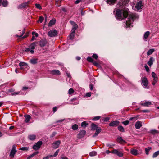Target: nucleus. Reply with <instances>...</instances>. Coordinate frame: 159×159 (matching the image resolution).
I'll list each match as a JSON object with an SVG mask.
<instances>
[{
  "instance_id": "nucleus-23",
  "label": "nucleus",
  "mask_w": 159,
  "mask_h": 159,
  "mask_svg": "<svg viewBox=\"0 0 159 159\" xmlns=\"http://www.w3.org/2000/svg\"><path fill=\"white\" fill-rule=\"evenodd\" d=\"M151 102L149 101H146L144 103H142L141 105L144 106H149L151 105Z\"/></svg>"
},
{
  "instance_id": "nucleus-12",
  "label": "nucleus",
  "mask_w": 159,
  "mask_h": 159,
  "mask_svg": "<svg viewBox=\"0 0 159 159\" xmlns=\"http://www.w3.org/2000/svg\"><path fill=\"white\" fill-rule=\"evenodd\" d=\"M29 2H28L19 5L17 7L18 9L24 8L28 7Z\"/></svg>"
},
{
  "instance_id": "nucleus-16",
  "label": "nucleus",
  "mask_w": 159,
  "mask_h": 159,
  "mask_svg": "<svg viewBox=\"0 0 159 159\" xmlns=\"http://www.w3.org/2000/svg\"><path fill=\"white\" fill-rule=\"evenodd\" d=\"M87 60L88 62L93 63V64L95 66H97L98 65V64L95 61H94L90 57H88Z\"/></svg>"
},
{
  "instance_id": "nucleus-30",
  "label": "nucleus",
  "mask_w": 159,
  "mask_h": 159,
  "mask_svg": "<svg viewBox=\"0 0 159 159\" xmlns=\"http://www.w3.org/2000/svg\"><path fill=\"white\" fill-rule=\"evenodd\" d=\"M98 127L97 125H96L93 123L91 124V129L92 130H94L97 129Z\"/></svg>"
},
{
  "instance_id": "nucleus-46",
  "label": "nucleus",
  "mask_w": 159,
  "mask_h": 159,
  "mask_svg": "<svg viewBox=\"0 0 159 159\" xmlns=\"http://www.w3.org/2000/svg\"><path fill=\"white\" fill-rule=\"evenodd\" d=\"M150 133L154 134L158 133V131L156 130H152L150 131Z\"/></svg>"
},
{
  "instance_id": "nucleus-54",
  "label": "nucleus",
  "mask_w": 159,
  "mask_h": 159,
  "mask_svg": "<svg viewBox=\"0 0 159 159\" xmlns=\"http://www.w3.org/2000/svg\"><path fill=\"white\" fill-rule=\"evenodd\" d=\"M92 57L95 59H97L98 58L97 55L96 54H93L92 56Z\"/></svg>"
},
{
  "instance_id": "nucleus-4",
  "label": "nucleus",
  "mask_w": 159,
  "mask_h": 159,
  "mask_svg": "<svg viewBox=\"0 0 159 159\" xmlns=\"http://www.w3.org/2000/svg\"><path fill=\"white\" fill-rule=\"evenodd\" d=\"M143 6V3L142 1L140 0L136 3L135 4V9L137 10H139L141 9Z\"/></svg>"
},
{
  "instance_id": "nucleus-27",
  "label": "nucleus",
  "mask_w": 159,
  "mask_h": 159,
  "mask_svg": "<svg viewBox=\"0 0 159 159\" xmlns=\"http://www.w3.org/2000/svg\"><path fill=\"white\" fill-rule=\"evenodd\" d=\"M25 121L26 123L28 122L31 118L30 116L28 115H25Z\"/></svg>"
},
{
  "instance_id": "nucleus-36",
  "label": "nucleus",
  "mask_w": 159,
  "mask_h": 159,
  "mask_svg": "<svg viewBox=\"0 0 159 159\" xmlns=\"http://www.w3.org/2000/svg\"><path fill=\"white\" fill-rule=\"evenodd\" d=\"M118 130L121 132H124L125 129L121 125H120L118 127Z\"/></svg>"
},
{
  "instance_id": "nucleus-13",
  "label": "nucleus",
  "mask_w": 159,
  "mask_h": 159,
  "mask_svg": "<svg viewBox=\"0 0 159 159\" xmlns=\"http://www.w3.org/2000/svg\"><path fill=\"white\" fill-rule=\"evenodd\" d=\"M120 123V122L118 120H115L112 121L110 123L109 125L110 126L115 127L118 126Z\"/></svg>"
},
{
  "instance_id": "nucleus-44",
  "label": "nucleus",
  "mask_w": 159,
  "mask_h": 159,
  "mask_svg": "<svg viewBox=\"0 0 159 159\" xmlns=\"http://www.w3.org/2000/svg\"><path fill=\"white\" fill-rule=\"evenodd\" d=\"M88 125V124L87 123L86 121H84L83 122L81 123V126L83 127H86Z\"/></svg>"
},
{
  "instance_id": "nucleus-49",
  "label": "nucleus",
  "mask_w": 159,
  "mask_h": 159,
  "mask_svg": "<svg viewBox=\"0 0 159 159\" xmlns=\"http://www.w3.org/2000/svg\"><path fill=\"white\" fill-rule=\"evenodd\" d=\"M35 5L36 8L39 9L40 10L42 9L41 7L39 4H36Z\"/></svg>"
},
{
  "instance_id": "nucleus-1",
  "label": "nucleus",
  "mask_w": 159,
  "mask_h": 159,
  "mask_svg": "<svg viewBox=\"0 0 159 159\" xmlns=\"http://www.w3.org/2000/svg\"><path fill=\"white\" fill-rule=\"evenodd\" d=\"M128 12L126 11H122L120 9H117L115 17L117 19L121 20L126 18L128 16Z\"/></svg>"
},
{
  "instance_id": "nucleus-32",
  "label": "nucleus",
  "mask_w": 159,
  "mask_h": 159,
  "mask_svg": "<svg viewBox=\"0 0 159 159\" xmlns=\"http://www.w3.org/2000/svg\"><path fill=\"white\" fill-rule=\"evenodd\" d=\"M2 4L3 7H7L8 5V2L7 0H3L2 1Z\"/></svg>"
},
{
  "instance_id": "nucleus-8",
  "label": "nucleus",
  "mask_w": 159,
  "mask_h": 159,
  "mask_svg": "<svg viewBox=\"0 0 159 159\" xmlns=\"http://www.w3.org/2000/svg\"><path fill=\"white\" fill-rule=\"evenodd\" d=\"M57 31L55 30H52L49 31L48 34L50 37H55L57 35Z\"/></svg>"
},
{
  "instance_id": "nucleus-26",
  "label": "nucleus",
  "mask_w": 159,
  "mask_h": 159,
  "mask_svg": "<svg viewBox=\"0 0 159 159\" xmlns=\"http://www.w3.org/2000/svg\"><path fill=\"white\" fill-rule=\"evenodd\" d=\"M56 22L55 19H52L51 20L48 24V26L49 27L51 26L52 25L55 24Z\"/></svg>"
},
{
  "instance_id": "nucleus-21",
  "label": "nucleus",
  "mask_w": 159,
  "mask_h": 159,
  "mask_svg": "<svg viewBox=\"0 0 159 159\" xmlns=\"http://www.w3.org/2000/svg\"><path fill=\"white\" fill-rule=\"evenodd\" d=\"M101 129L100 127H98L96 130V132L94 134L93 136V137H95L98 135V134L101 132Z\"/></svg>"
},
{
  "instance_id": "nucleus-29",
  "label": "nucleus",
  "mask_w": 159,
  "mask_h": 159,
  "mask_svg": "<svg viewBox=\"0 0 159 159\" xmlns=\"http://www.w3.org/2000/svg\"><path fill=\"white\" fill-rule=\"evenodd\" d=\"M38 60V59L34 58L31 59L30 60V62L32 64H35L37 63Z\"/></svg>"
},
{
  "instance_id": "nucleus-19",
  "label": "nucleus",
  "mask_w": 159,
  "mask_h": 159,
  "mask_svg": "<svg viewBox=\"0 0 159 159\" xmlns=\"http://www.w3.org/2000/svg\"><path fill=\"white\" fill-rule=\"evenodd\" d=\"M150 34V32L149 31H147L145 32L143 37V39L145 41H147V38L149 36Z\"/></svg>"
},
{
  "instance_id": "nucleus-59",
  "label": "nucleus",
  "mask_w": 159,
  "mask_h": 159,
  "mask_svg": "<svg viewBox=\"0 0 159 159\" xmlns=\"http://www.w3.org/2000/svg\"><path fill=\"white\" fill-rule=\"evenodd\" d=\"M91 95V92L87 93H86V95L88 97H90Z\"/></svg>"
},
{
  "instance_id": "nucleus-50",
  "label": "nucleus",
  "mask_w": 159,
  "mask_h": 159,
  "mask_svg": "<svg viewBox=\"0 0 159 159\" xmlns=\"http://www.w3.org/2000/svg\"><path fill=\"white\" fill-rule=\"evenodd\" d=\"M59 151V149L57 150L56 151V152H55V153L53 155H52V157H56L58 154Z\"/></svg>"
},
{
  "instance_id": "nucleus-61",
  "label": "nucleus",
  "mask_w": 159,
  "mask_h": 159,
  "mask_svg": "<svg viewBox=\"0 0 159 159\" xmlns=\"http://www.w3.org/2000/svg\"><path fill=\"white\" fill-rule=\"evenodd\" d=\"M57 109V108L56 107H55L53 108L52 110L54 113L56 111Z\"/></svg>"
},
{
  "instance_id": "nucleus-51",
  "label": "nucleus",
  "mask_w": 159,
  "mask_h": 159,
  "mask_svg": "<svg viewBox=\"0 0 159 159\" xmlns=\"http://www.w3.org/2000/svg\"><path fill=\"white\" fill-rule=\"evenodd\" d=\"M52 157V155H48L46 157H44V158H43V159H49V158H51Z\"/></svg>"
},
{
  "instance_id": "nucleus-62",
  "label": "nucleus",
  "mask_w": 159,
  "mask_h": 159,
  "mask_svg": "<svg viewBox=\"0 0 159 159\" xmlns=\"http://www.w3.org/2000/svg\"><path fill=\"white\" fill-rule=\"evenodd\" d=\"M89 87H90V90H92L93 89V85L92 84H90L89 85Z\"/></svg>"
},
{
  "instance_id": "nucleus-55",
  "label": "nucleus",
  "mask_w": 159,
  "mask_h": 159,
  "mask_svg": "<svg viewBox=\"0 0 159 159\" xmlns=\"http://www.w3.org/2000/svg\"><path fill=\"white\" fill-rule=\"evenodd\" d=\"M32 34L33 36L34 35H35L36 37H38V34L35 32H33L32 33Z\"/></svg>"
},
{
  "instance_id": "nucleus-52",
  "label": "nucleus",
  "mask_w": 159,
  "mask_h": 159,
  "mask_svg": "<svg viewBox=\"0 0 159 159\" xmlns=\"http://www.w3.org/2000/svg\"><path fill=\"white\" fill-rule=\"evenodd\" d=\"M144 68H145V69H146L147 72H149V68L147 65H145Z\"/></svg>"
},
{
  "instance_id": "nucleus-47",
  "label": "nucleus",
  "mask_w": 159,
  "mask_h": 159,
  "mask_svg": "<svg viewBox=\"0 0 159 159\" xmlns=\"http://www.w3.org/2000/svg\"><path fill=\"white\" fill-rule=\"evenodd\" d=\"M44 20V18L43 16H40L39 19V21L41 23H42Z\"/></svg>"
},
{
  "instance_id": "nucleus-20",
  "label": "nucleus",
  "mask_w": 159,
  "mask_h": 159,
  "mask_svg": "<svg viewBox=\"0 0 159 159\" xmlns=\"http://www.w3.org/2000/svg\"><path fill=\"white\" fill-rule=\"evenodd\" d=\"M142 126L141 122L137 121L135 124V127L136 129H139Z\"/></svg>"
},
{
  "instance_id": "nucleus-5",
  "label": "nucleus",
  "mask_w": 159,
  "mask_h": 159,
  "mask_svg": "<svg viewBox=\"0 0 159 159\" xmlns=\"http://www.w3.org/2000/svg\"><path fill=\"white\" fill-rule=\"evenodd\" d=\"M37 43V42H34L31 43L29 46V47L30 49V53L32 54L34 53V51L33 50L36 46V44Z\"/></svg>"
},
{
  "instance_id": "nucleus-40",
  "label": "nucleus",
  "mask_w": 159,
  "mask_h": 159,
  "mask_svg": "<svg viewBox=\"0 0 159 159\" xmlns=\"http://www.w3.org/2000/svg\"><path fill=\"white\" fill-rule=\"evenodd\" d=\"M38 153V152H37L33 153L32 154L28 157H27V159H30L32 157L34 156L37 154Z\"/></svg>"
},
{
  "instance_id": "nucleus-41",
  "label": "nucleus",
  "mask_w": 159,
  "mask_h": 159,
  "mask_svg": "<svg viewBox=\"0 0 159 159\" xmlns=\"http://www.w3.org/2000/svg\"><path fill=\"white\" fill-rule=\"evenodd\" d=\"M97 155V153L95 151H92L89 153V155L90 156H93Z\"/></svg>"
},
{
  "instance_id": "nucleus-53",
  "label": "nucleus",
  "mask_w": 159,
  "mask_h": 159,
  "mask_svg": "<svg viewBox=\"0 0 159 159\" xmlns=\"http://www.w3.org/2000/svg\"><path fill=\"white\" fill-rule=\"evenodd\" d=\"M129 123V121L128 120H126L124 121H123L122 122V124H123L125 125H128Z\"/></svg>"
},
{
  "instance_id": "nucleus-63",
  "label": "nucleus",
  "mask_w": 159,
  "mask_h": 159,
  "mask_svg": "<svg viewBox=\"0 0 159 159\" xmlns=\"http://www.w3.org/2000/svg\"><path fill=\"white\" fill-rule=\"evenodd\" d=\"M158 78L157 77L153 78V81H156L157 82Z\"/></svg>"
},
{
  "instance_id": "nucleus-37",
  "label": "nucleus",
  "mask_w": 159,
  "mask_h": 159,
  "mask_svg": "<svg viewBox=\"0 0 159 159\" xmlns=\"http://www.w3.org/2000/svg\"><path fill=\"white\" fill-rule=\"evenodd\" d=\"M19 65L20 66H25V67L28 66L27 64L24 62H20Z\"/></svg>"
},
{
  "instance_id": "nucleus-15",
  "label": "nucleus",
  "mask_w": 159,
  "mask_h": 159,
  "mask_svg": "<svg viewBox=\"0 0 159 159\" xmlns=\"http://www.w3.org/2000/svg\"><path fill=\"white\" fill-rule=\"evenodd\" d=\"M60 143L61 141H60L58 140L52 144V148L55 149L58 148Z\"/></svg>"
},
{
  "instance_id": "nucleus-31",
  "label": "nucleus",
  "mask_w": 159,
  "mask_h": 159,
  "mask_svg": "<svg viewBox=\"0 0 159 159\" xmlns=\"http://www.w3.org/2000/svg\"><path fill=\"white\" fill-rule=\"evenodd\" d=\"M78 125L75 124L73 125L72 126V129L74 130H76L78 129Z\"/></svg>"
},
{
  "instance_id": "nucleus-58",
  "label": "nucleus",
  "mask_w": 159,
  "mask_h": 159,
  "mask_svg": "<svg viewBox=\"0 0 159 159\" xmlns=\"http://www.w3.org/2000/svg\"><path fill=\"white\" fill-rule=\"evenodd\" d=\"M151 75H152V76L153 78L157 77V76L156 74L154 72H152V73Z\"/></svg>"
},
{
  "instance_id": "nucleus-2",
  "label": "nucleus",
  "mask_w": 159,
  "mask_h": 159,
  "mask_svg": "<svg viewBox=\"0 0 159 159\" xmlns=\"http://www.w3.org/2000/svg\"><path fill=\"white\" fill-rule=\"evenodd\" d=\"M139 16L136 14L131 13L128 16V20L126 22V26L130 27L133 22L136 19H138Z\"/></svg>"
},
{
  "instance_id": "nucleus-56",
  "label": "nucleus",
  "mask_w": 159,
  "mask_h": 159,
  "mask_svg": "<svg viewBox=\"0 0 159 159\" xmlns=\"http://www.w3.org/2000/svg\"><path fill=\"white\" fill-rule=\"evenodd\" d=\"M82 0H77L75 2V4H78L79 3L82 2Z\"/></svg>"
},
{
  "instance_id": "nucleus-10",
  "label": "nucleus",
  "mask_w": 159,
  "mask_h": 159,
  "mask_svg": "<svg viewBox=\"0 0 159 159\" xmlns=\"http://www.w3.org/2000/svg\"><path fill=\"white\" fill-rule=\"evenodd\" d=\"M111 153L116 154L120 157H122L123 156V153L121 152L118 151L116 149H114L111 151Z\"/></svg>"
},
{
  "instance_id": "nucleus-33",
  "label": "nucleus",
  "mask_w": 159,
  "mask_h": 159,
  "mask_svg": "<svg viewBox=\"0 0 159 159\" xmlns=\"http://www.w3.org/2000/svg\"><path fill=\"white\" fill-rule=\"evenodd\" d=\"M131 153L134 155H136L137 154L138 151L135 149H132L131 151Z\"/></svg>"
},
{
  "instance_id": "nucleus-57",
  "label": "nucleus",
  "mask_w": 159,
  "mask_h": 159,
  "mask_svg": "<svg viewBox=\"0 0 159 159\" xmlns=\"http://www.w3.org/2000/svg\"><path fill=\"white\" fill-rule=\"evenodd\" d=\"M109 120V118L108 117H107L104 119L103 121L105 122H107Z\"/></svg>"
},
{
  "instance_id": "nucleus-60",
  "label": "nucleus",
  "mask_w": 159,
  "mask_h": 159,
  "mask_svg": "<svg viewBox=\"0 0 159 159\" xmlns=\"http://www.w3.org/2000/svg\"><path fill=\"white\" fill-rule=\"evenodd\" d=\"M30 50H31L30 49V48L29 47L28 48H26V49L25 50V51L27 52H30Z\"/></svg>"
},
{
  "instance_id": "nucleus-42",
  "label": "nucleus",
  "mask_w": 159,
  "mask_h": 159,
  "mask_svg": "<svg viewBox=\"0 0 159 159\" xmlns=\"http://www.w3.org/2000/svg\"><path fill=\"white\" fill-rule=\"evenodd\" d=\"M151 148L150 147H148V148H146L145 149V151L146 152V153L147 155H148L149 153L148 152L151 149Z\"/></svg>"
},
{
  "instance_id": "nucleus-9",
  "label": "nucleus",
  "mask_w": 159,
  "mask_h": 159,
  "mask_svg": "<svg viewBox=\"0 0 159 159\" xmlns=\"http://www.w3.org/2000/svg\"><path fill=\"white\" fill-rule=\"evenodd\" d=\"M16 146L15 145H13L12 147V149L10 152V156L12 157H13L15 154L16 152Z\"/></svg>"
},
{
  "instance_id": "nucleus-64",
  "label": "nucleus",
  "mask_w": 159,
  "mask_h": 159,
  "mask_svg": "<svg viewBox=\"0 0 159 159\" xmlns=\"http://www.w3.org/2000/svg\"><path fill=\"white\" fill-rule=\"evenodd\" d=\"M61 159H68L65 156L61 157Z\"/></svg>"
},
{
  "instance_id": "nucleus-38",
  "label": "nucleus",
  "mask_w": 159,
  "mask_h": 159,
  "mask_svg": "<svg viewBox=\"0 0 159 159\" xmlns=\"http://www.w3.org/2000/svg\"><path fill=\"white\" fill-rule=\"evenodd\" d=\"M62 0H56V5L57 7H59L61 6L60 4Z\"/></svg>"
},
{
  "instance_id": "nucleus-7",
  "label": "nucleus",
  "mask_w": 159,
  "mask_h": 159,
  "mask_svg": "<svg viewBox=\"0 0 159 159\" xmlns=\"http://www.w3.org/2000/svg\"><path fill=\"white\" fill-rule=\"evenodd\" d=\"M42 144V141H38L33 146V148L35 150H38L40 148L41 145Z\"/></svg>"
},
{
  "instance_id": "nucleus-45",
  "label": "nucleus",
  "mask_w": 159,
  "mask_h": 159,
  "mask_svg": "<svg viewBox=\"0 0 159 159\" xmlns=\"http://www.w3.org/2000/svg\"><path fill=\"white\" fill-rule=\"evenodd\" d=\"M74 90L72 88H70L68 91V93L69 94H72L74 92Z\"/></svg>"
},
{
  "instance_id": "nucleus-18",
  "label": "nucleus",
  "mask_w": 159,
  "mask_h": 159,
  "mask_svg": "<svg viewBox=\"0 0 159 159\" xmlns=\"http://www.w3.org/2000/svg\"><path fill=\"white\" fill-rule=\"evenodd\" d=\"M47 43L46 39H42L39 41V45L42 47H43L46 45Z\"/></svg>"
},
{
  "instance_id": "nucleus-25",
  "label": "nucleus",
  "mask_w": 159,
  "mask_h": 159,
  "mask_svg": "<svg viewBox=\"0 0 159 159\" xmlns=\"http://www.w3.org/2000/svg\"><path fill=\"white\" fill-rule=\"evenodd\" d=\"M107 3L109 5H113L115 3L116 0H106Z\"/></svg>"
},
{
  "instance_id": "nucleus-48",
  "label": "nucleus",
  "mask_w": 159,
  "mask_h": 159,
  "mask_svg": "<svg viewBox=\"0 0 159 159\" xmlns=\"http://www.w3.org/2000/svg\"><path fill=\"white\" fill-rule=\"evenodd\" d=\"M100 118L101 117L100 116H96L93 118V120L94 121H97L99 120Z\"/></svg>"
},
{
  "instance_id": "nucleus-39",
  "label": "nucleus",
  "mask_w": 159,
  "mask_h": 159,
  "mask_svg": "<svg viewBox=\"0 0 159 159\" xmlns=\"http://www.w3.org/2000/svg\"><path fill=\"white\" fill-rule=\"evenodd\" d=\"M75 36V32H71L69 38L70 39H73Z\"/></svg>"
},
{
  "instance_id": "nucleus-43",
  "label": "nucleus",
  "mask_w": 159,
  "mask_h": 159,
  "mask_svg": "<svg viewBox=\"0 0 159 159\" xmlns=\"http://www.w3.org/2000/svg\"><path fill=\"white\" fill-rule=\"evenodd\" d=\"M158 155H159V151H157L153 154V157L154 158L156 157Z\"/></svg>"
},
{
  "instance_id": "nucleus-11",
  "label": "nucleus",
  "mask_w": 159,
  "mask_h": 159,
  "mask_svg": "<svg viewBox=\"0 0 159 159\" xmlns=\"http://www.w3.org/2000/svg\"><path fill=\"white\" fill-rule=\"evenodd\" d=\"M86 133V131L84 130H81L78 134L77 137L79 139H81L83 137Z\"/></svg>"
},
{
  "instance_id": "nucleus-17",
  "label": "nucleus",
  "mask_w": 159,
  "mask_h": 159,
  "mask_svg": "<svg viewBox=\"0 0 159 159\" xmlns=\"http://www.w3.org/2000/svg\"><path fill=\"white\" fill-rule=\"evenodd\" d=\"M116 141L120 143L123 144L126 143V142L122 138L120 137H118L116 139Z\"/></svg>"
},
{
  "instance_id": "nucleus-24",
  "label": "nucleus",
  "mask_w": 159,
  "mask_h": 159,
  "mask_svg": "<svg viewBox=\"0 0 159 159\" xmlns=\"http://www.w3.org/2000/svg\"><path fill=\"white\" fill-rule=\"evenodd\" d=\"M154 61V58L153 57H150L149 59V61L148 62V65L151 67Z\"/></svg>"
},
{
  "instance_id": "nucleus-34",
  "label": "nucleus",
  "mask_w": 159,
  "mask_h": 159,
  "mask_svg": "<svg viewBox=\"0 0 159 159\" xmlns=\"http://www.w3.org/2000/svg\"><path fill=\"white\" fill-rule=\"evenodd\" d=\"M29 148L27 147H24L20 148H19V150H20L27 151L29 150Z\"/></svg>"
},
{
  "instance_id": "nucleus-14",
  "label": "nucleus",
  "mask_w": 159,
  "mask_h": 159,
  "mask_svg": "<svg viewBox=\"0 0 159 159\" xmlns=\"http://www.w3.org/2000/svg\"><path fill=\"white\" fill-rule=\"evenodd\" d=\"M50 74L55 75H60V71L57 70H53L50 71Z\"/></svg>"
},
{
  "instance_id": "nucleus-28",
  "label": "nucleus",
  "mask_w": 159,
  "mask_h": 159,
  "mask_svg": "<svg viewBox=\"0 0 159 159\" xmlns=\"http://www.w3.org/2000/svg\"><path fill=\"white\" fill-rule=\"evenodd\" d=\"M36 136L35 135H29L28 136V138L31 140H34L36 139Z\"/></svg>"
},
{
  "instance_id": "nucleus-6",
  "label": "nucleus",
  "mask_w": 159,
  "mask_h": 159,
  "mask_svg": "<svg viewBox=\"0 0 159 159\" xmlns=\"http://www.w3.org/2000/svg\"><path fill=\"white\" fill-rule=\"evenodd\" d=\"M70 22L72 25V28L71 30V32H75V30L78 28V26L75 22L72 21H70Z\"/></svg>"
},
{
  "instance_id": "nucleus-22",
  "label": "nucleus",
  "mask_w": 159,
  "mask_h": 159,
  "mask_svg": "<svg viewBox=\"0 0 159 159\" xmlns=\"http://www.w3.org/2000/svg\"><path fill=\"white\" fill-rule=\"evenodd\" d=\"M129 0H121L120 3L121 5L125 6L126 4L129 3Z\"/></svg>"
},
{
  "instance_id": "nucleus-3",
  "label": "nucleus",
  "mask_w": 159,
  "mask_h": 159,
  "mask_svg": "<svg viewBox=\"0 0 159 159\" xmlns=\"http://www.w3.org/2000/svg\"><path fill=\"white\" fill-rule=\"evenodd\" d=\"M141 83L145 88H148L149 82L148 79L146 77H142L141 79Z\"/></svg>"
},
{
  "instance_id": "nucleus-35",
  "label": "nucleus",
  "mask_w": 159,
  "mask_h": 159,
  "mask_svg": "<svg viewBox=\"0 0 159 159\" xmlns=\"http://www.w3.org/2000/svg\"><path fill=\"white\" fill-rule=\"evenodd\" d=\"M154 51L153 49H149L147 53V55L149 56Z\"/></svg>"
}]
</instances>
